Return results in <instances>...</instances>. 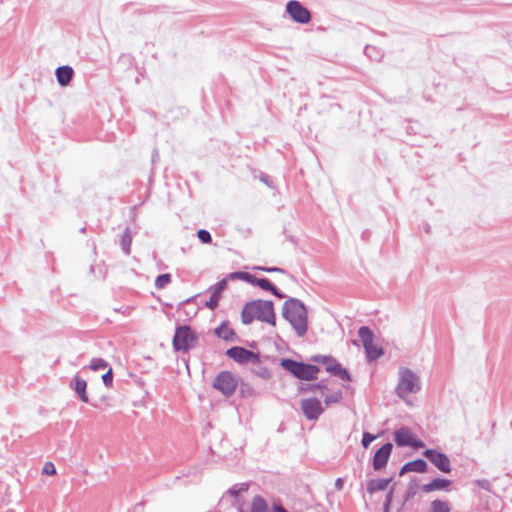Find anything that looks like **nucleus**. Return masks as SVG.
Segmentation results:
<instances>
[{
	"mask_svg": "<svg viewBox=\"0 0 512 512\" xmlns=\"http://www.w3.org/2000/svg\"><path fill=\"white\" fill-rule=\"evenodd\" d=\"M241 320L245 325L251 324L254 320H259L275 326L276 316L273 302L258 299L246 303L241 312Z\"/></svg>",
	"mask_w": 512,
	"mask_h": 512,
	"instance_id": "f257e3e1",
	"label": "nucleus"
},
{
	"mask_svg": "<svg viewBox=\"0 0 512 512\" xmlns=\"http://www.w3.org/2000/svg\"><path fill=\"white\" fill-rule=\"evenodd\" d=\"M283 317L291 324L296 334L303 337L307 332V309L302 301L289 298L283 304Z\"/></svg>",
	"mask_w": 512,
	"mask_h": 512,
	"instance_id": "f03ea898",
	"label": "nucleus"
},
{
	"mask_svg": "<svg viewBox=\"0 0 512 512\" xmlns=\"http://www.w3.org/2000/svg\"><path fill=\"white\" fill-rule=\"evenodd\" d=\"M421 389L419 376L408 368H401L399 371V382L396 387V393L401 399H405L408 394H415Z\"/></svg>",
	"mask_w": 512,
	"mask_h": 512,
	"instance_id": "7ed1b4c3",
	"label": "nucleus"
},
{
	"mask_svg": "<svg viewBox=\"0 0 512 512\" xmlns=\"http://www.w3.org/2000/svg\"><path fill=\"white\" fill-rule=\"evenodd\" d=\"M358 336L362 342L368 361H375L383 354V348L375 343V335L367 326H361L358 329Z\"/></svg>",
	"mask_w": 512,
	"mask_h": 512,
	"instance_id": "20e7f679",
	"label": "nucleus"
},
{
	"mask_svg": "<svg viewBox=\"0 0 512 512\" xmlns=\"http://www.w3.org/2000/svg\"><path fill=\"white\" fill-rule=\"evenodd\" d=\"M196 341L197 337L189 326H180L175 331L173 347L176 351L186 352L194 347Z\"/></svg>",
	"mask_w": 512,
	"mask_h": 512,
	"instance_id": "39448f33",
	"label": "nucleus"
},
{
	"mask_svg": "<svg viewBox=\"0 0 512 512\" xmlns=\"http://www.w3.org/2000/svg\"><path fill=\"white\" fill-rule=\"evenodd\" d=\"M238 381L236 376L230 371H221L216 375L213 381V388L229 397L234 394Z\"/></svg>",
	"mask_w": 512,
	"mask_h": 512,
	"instance_id": "423d86ee",
	"label": "nucleus"
},
{
	"mask_svg": "<svg viewBox=\"0 0 512 512\" xmlns=\"http://www.w3.org/2000/svg\"><path fill=\"white\" fill-rule=\"evenodd\" d=\"M226 355L239 364L252 363L258 365L260 363V356L257 353L240 346L228 349Z\"/></svg>",
	"mask_w": 512,
	"mask_h": 512,
	"instance_id": "0eeeda50",
	"label": "nucleus"
},
{
	"mask_svg": "<svg viewBox=\"0 0 512 512\" xmlns=\"http://www.w3.org/2000/svg\"><path fill=\"white\" fill-rule=\"evenodd\" d=\"M286 12L291 19L299 24H307L311 20V13L299 1L290 0L286 4Z\"/></svg>",
	"mask_w": 512,
	"mask_h": 512,
	"instance_id": "6e6552de",
	"label": "nucleus"
},
{
	"mask_svg": "<svg viewBox=\"0 0 512 512\" xmlns=\"http://www.w3.org/2000/svg\"><path fill=\"white\" fill-rule=\"evenodd\" d=\"M314 361L322 362L325 368L332 375L339 377L342 380H350V374L347 369L342 368L340 363L330 356H316Z\"/></svg>",
	"mask_w": 512,
	"mask_h": 512,
	"instance_id": "1a4fd4ad",
	"label": "nucleus"
},
{
	"mask_svg": "<svg viewBox=\"0 0 512 512\" xmlns=\"http://www.w3.org/2000/svg\"><path fill=\"white\" fill-rule=\"evenodd\" d=\"M423 455L441 472L449 473L451 471V462L446 454L434 449H427Z\"/></svg>",
	"mask_w": 512,
	"mask_h": 512,
	"instance_id": "9d476101",
	"label": "nucleus"
},
{
	"mask_svg": "<svg viewBox=\"0 0 512 512\" xmlns=\"http://www.w3.org/2000/svg\"><path fill=\"white\" fill-rule=\"evenodd\" d=\"M301 410L308 420H317L324 412L321 402L315 397L303 399Z\"/></svg>",
	"mask_w": 512,
	"mask_h": 512,
	"instance_id": "9b49d317",
	"label": "nucleus"
},
{
	"mask_svg": "<svg viewBox=\"0 0 512 512\" xmlns=\"http://www.w3.org/2000/svg\"><path fill=\"white\" fill-rule=\"evenodd\" d=\"M394 441L399 447L411 446L417 448L424 446L422 441L414 439L413 433L407 427H402L394 432Z\"/></svg>",
	"mask_w": 512,
	"mask_h": 512,
	"instance_id": "f8f14e48",
	"label": "nucleus"
},
{
	"mask_svg": "<svg viewBox=\"0 0 512 512\" xmlns=\"http://www.w3.org/2000/svg\"><path fill=\"white\" fill-rule=\"evenodd\" d=\"M393 449L392 443L388 442L382 445L374 454L372 465L373 469L379 471L383 469L390 458Z\"/></svg>",
	"mask_w": 512,
	"mask_h": 512,
	"instance_id": "ddd939ff",
	"label": "nucleus"
},
{
	"mask_svg": "<svg viewBox=\"0 0 512 512\" xmlns=\"http://www.w3.org/2000/svg\"><path fill=\"white\" fill-rule=\"evenodd\" d=\"M227 279H222L217 282L214 286L211 287L212 294L208 301H206L205 306L211 310H214L219 303L221 293L226 289Z\"/></svg>",
	"mask_w": 512,
	"mask_h": 512,
	"instance_id": "4468645a",
	"label": "nucleus"
},
{
	"mask_svg": "<svg viewBox=\"0 0 512 512\" xmlns=\"http://www.w3.org/2000/svg\"><path fill=\"white\" fill-rule=\"evenodd\" d=\"M69 386L75 391L81 401L88 403L87 382L78 375H75L70 381Z\"/></svg>",
	"mask_w": 512,
	"mask_h": 512,
	"instance_id": "2eb2a0df",
	"label": "nucleus"
},
{
	"mask_svg": "<svg viewBox=\"0 0 512 512\" xmlns=\"http://www.w3.org/2000/svg\"><path fill=\"white\" fill-rule=\"evenodd\" d=\"M318 372L317 366L300 362L295 377L301 380H313L317 378Z\"/></svg>",
	"mask_w": 512,
	"mask_h": 512,
	"instance_id": "dca6fc26",
	"label": "nucleus"
},
{
	"mask_svg": "<svg viewBox=\"0 0 512 512\" xmlns=\"http://www.w3.org/2000/svg\"><path fill=\"white\" fill-rule=\"evenodd\" d=\"M55 74H56L58 83L61 86H66L72 80L74 71H73L72 67L65 65V66L58 67L56 69Z\"/></svg>",
	"mask_w": 512,
	"mask_h": 512,
	"instance_id": "f3484780",
	"label": "nucleus"
},
{
	"mask_svg": "<svg viewBox=\"0 0 512 512\" xmlns=\"http://www.w3.org/2000/svg\"><path fill=\"white\" fill-rule=\"evenodd\" d=\"M451 485V481L443 478H435L431 482L425 484L422 489L424 492L429 493L437 490H445Z\"/></svg>",
	"mask_w": 512,
	"mask_h": 512,
	"instance_id": "a211bd4d",
	"label": "nucleus"
},
{
	"mask_svg": "<svg viewBox=\"0 0 512 512\" xmlns=\"http://www.w3.org/2000/svg\"><path fill=\"white\" fill-rule=\"evenodd\" d=\"M391 482V478L387 479H371L367 483V492L369 494H373L377 491H383L387 488L388 484Z\"/></svg>",
	"mask_w": 512,
	"mask_h": 512,
	"instance_id": "6ab92c4d",
	"label": "nucleus"
},
{
	"mask_svg": "<svg viewBox=\"0 0 512 512\" xmlns=\"http://www.w3.org/2000/svg\"><path fill=\"white\" fill-rule=\"evenodd\" d=\"M215 334L225 341H232L235 338V332L225 322L215 329Z\"/></svg>",
	"mask_w": 512,
	"mask_h": 512,
	"instance_id": "aec40b11",
	"label": "nucleus"
},
{
	"mask_svg": "<svg viewBox=\"0 0 512 512\" xmlns=\"http://www.w3.org/2000/svg\"><path fill=\"white\" fill-rule=\"evenodd\" d=\"M251 512H268L267 503L261 496L257 495L253 498Z\"/></svg>",
	"mask_w": 512,
	"mask_h": 512,
	"instance_id": "412c9836",
	"label": "nucleus"
},
{
	"mask_svg": "<svg viewBox=\"0 0 512 512\" xmlns=\"http://www.w3.org/2000/svg\"><path fill=\"white\" fill-rule=\"evenodd\" d=\"M132 242V236L129 228H126L121 237V247L123 252L128 255L130 254V247Z\"/></svg>",
	"mask_w": 512,
	"mask_h": 512,
	"instance_id": "4be33fe9",
	"label": "nucleus"
},
{
	"mask_svg": "<svg viewBox=\"0 0 512 512\" xmlns=\"http://www.w3.org/2000/svg\"><path fill=\"white\" fill-rule=\"evenodd\" d=\"M411 472L424 473L427 471L428 465L423 459H416L408 462Z\"/></svg>",
	"mask_w": 512,
	"mask_h": 512,
	"instance_id": "5701e85b",
	"label": "nucleus"
},
{
	"mask_svg": "<svg viewBox=\"0 0 512 512\" xmlns=\"http://www.w3.org/2000/svg\"><path fill=\"white\" fill-rule=\"evenodd\" d=\"M299 364H300V362H297V361H295L293 359H288V358L282 359L281 362H280V365L285 370L290 372L293 376L296 375L298 367H299Z\"/></svg>",
	"mask_w": 512,
	"mask_h": 512,
	"instance_id": "b1692460",
	"label": "nucleus"
},
{
	"mask_svg": "<svg viewBox=\"0 0 512 512\" xmlns=\"http://www.w3.org/2000/svg\"><path fill=\"white\" fill-rule=\"evenodd\" d=\"M451 508L448 502L434 500L431 502V512H450Z\"/></svg>",
	"mask_w": 512,
	"mask_h": 512,
	"instance_id": "393cba45",
	"label": "nucleus"
},
{
	"mask_svg": "<svg viewBox=\"0 0 512 512\" xmlns=\"http://www.w3.org/2000/svg\"><path fill=\"white\" fill-rule=\"evenodd\" d=\"M252 285H256L263 290L271 291L274 290V285L266 278H257L254 276V279L251 282Z\"/></svg>",
	"mask_w": 512,
	"mask_h": 512,
	"instance_id": "a878e982",
	"label": "nucleus"
},
{
	"mask_svg": "<svg viewBox=\"0 0 512 512\" xmlns=\"http://www.w3.org/2000/svg\"><path fill=\"white\" fill-rule=\"evenodd\" d=\"M171 282V275L168 273L158 275L155 279V287L157 289L165 288Z\"/></svg>",
	"mask_w": 512,
	"mask_h": 512,
	"instance_id": "bb28decb",
	"label": "nucleus"
},
{
	"mask_svg": "<svg viewBox=\"0 0 512 512\" xmlns=\"http://www.w3.org/2000/svg\"><path fill=\"white\" fill-rule=\"evenodd\" d=\"M228 278L231 280L240 279L251 284L254 275L247 272H233L228 275Z\"/></svg>",
	"mask_w": 512,
	"mask_h": 512,
	"instance_id": "cd10ccee",
	"label": "nucleus"
},
{
	"mask_svg": "<svg viewBox=\"0 0 512 512\" xmlns=\"http://www.w3.org/2000/svg\"><path fill=\"white\" fill-rule=\"evenodd\" d=\"M108 367V362L102 358H93L90 361L89 368L93 371H98Z\"/></svg>",
	"mask_w": 512,
	"mask_h": 512,
	"instance_id": "c85d7f7f",
	"label": "nucleus"
},
{
	"mask_svg": "<svg viewBox=\"0 0 512 512\" xmlns=\"http://www.w3.org/2000/svg\"><path fill=\"white\" fill-rule=\"evenodd\" d=\"M364 53L371 59L380 60L381 54L376 47L367 45L364 49Z\"/></svg>",
	"mask_w": 512,
	"mask_h": 512,
	"instance_id": "c756f323",
	"label": "nucleus"
},
{
	"mask_svg": "<svg viewBox=\"0 0 512 512\" xmlns=\"http://www.w3.org/2000/svg\"><path fill=\"white\" fill-rule=\"evenodd\" d=\"M418 491V486L416 483H410L408 485V488L406 490V493L404 495V502L403 504H405L407 501H409L411 498H413L416 493Z\"/></svg>",
	"mask_w": 512,
	"mask_h": 512,
	"instance_id": "7c9ffc66",
	"label": "nucleus"
},
{
	"mask_svg": "<svg viewBox=\"0 0 512 512\" xmlns=\"http://www.w3.org/2000/svg\"><path fill=\"white\" fill-rule=\"evenodd\" d=\"M342 399V392L336 391L332 394H329L325 397V404L330 405L332 403H337Z\"/></svg>",
	"mask_w": 512,
	"mask_h": 512,
	"instance_id": "2f4dec72",
	"label": "nucleus"
},
{
	"mask_svg": "<svg viewBox=\"0 0 512 512\" xmlns=\"http://www.w3.org/2000/svg\"><path fill=\"white\" fill-rule=\"evenodd\" d=\"M251 371H252V373H254L255 375H257L258 377H260L262 379H268L271 376L269 369L266 367L254 368Z\"/></svg>",
	"mask_w": 512,
	"mask_h": 512,
	"instance_id": "473e14b6",
	"label": "nucleus"
},
{
	"mask_svg": "<svg viewBox=\"0 0 512 512\" xmlns=\"http://www.w3.org/2000/svg\"><path fill=\"white\" fill-rule=\"evenodd\" d=\"M197 236H198V239L202 242V243H211L212 241V237H211V234L209 231L205 230V229H200L198 232H197Z\"/></svg>",
	"mask_w": 512,
	"mask_h": 512,
	"instance_id": "72a5a7b5",
	"label": "nucleus"
},
{
	"mask_svg": "<svg viewBox=\"0 0 512 512\" xmlns=\"http://www.w3.org/2000/svg\"><path fill=\"white\" fill-rule=\"evenodd\" d=\"M375 438V435L369 432H364L361 440L362 446L364 448H367L370 445V443L375 440Z\"/></svg>",
	"mask_w": 512,
	"mask_h": 512,
	"instance_id": "f704fd0d",
	"label": "nucleus"
},
{
	"mask_svg": "<svg viewBox=\"0 0 512 512\" xmlns=\"http://www.w3.org/2000/svg\"><path fill=\"white\" fill-rule=\"evenodd\" d=\"M103 383L106 387H111L113 383V372L109 368L108 371L102 376Z\"/></svg>",
	"mask_w": 512,
	"mask_h": 512,
	"instance_id": "c9c22d12",
	"label": "nucleus"
},
{
	"mask_svg": "<svg viewBox=\"0 0 512 512\" xmlns=\"http://www.w3.org/2000/svg\"><path fill=\"white\" fill-rule=\"evenodd\" d=\"M43 474L47 475H55L56 474V468L52 462H46L42 469Z\"/></svg>",
	"mask_w": 512,
	"mask_h": 512,
	"instance_id": "e433bc0d",
	"label": "nucleus"
},
{
	"mask_svg": "<svg viewBox=\"0 0 512 512\" xmlns=\"http://www.w3.org/2000/svg\"><path fill=\"white\" fill-rule=\"evenodd\" d=\"M254 269L261 270V271L268 272V273H271V272L286 273L284 269L279 268V267H262V266H258V267H255Z\"/></svg>",
	"mask_w": 512,
	"mask_h": 512,
	"instance_id": "4c0bfd02",
	"label": "nucleus"
},
{
	"mask_svg": "<svg viewBox=\"0 0 512 512\" xmlns=\"http://www.w3.org/2000/svg\"><path fill=\"white\" fill-rule=\"evenodd\" d=\"M393 494H394V487H391V489L389 490V492L386 495L385 503H387V504H391L392 503Z\"/></svg>",
	"mask_w": 512,
	"mask_h": 512,
	"instance_id": "58836bf2",
	"label": "nucleus"
},
{
	"mask_svg": "<svg viewBox=\"0 0 512 512\" xmlns=\"http://www.w3.org/2000/svg\"><path fill=\"white\" fill-rule=\"evenodd\" d=\"M246 490H247V486L243 484L242 487L238 490H236L235 488H231L230 493L234 496H237L241 491H246Z\"/></svg>",
	"mask_w": 512,
	"mask_h": 512,
	"instance_id": "ea45409f",
	"label": "nucleus"
},
{
	"mask_svg": "<svg viewBox=\"0 0 512 512\" xmlns=\"http://www.w3.org/2000/svg\"><path fill=\"white\" fill-rule=\"evenodd\" d=\"M344 485V480L342 478H337L335 481V487L337 490H342Z\"/></svg>",
	"mask_w": 512,
	"mask_h": 512,
	"instance_id": "a19ab883",
	"label": "nucleus"
},
{
	"mask_svg": "<svg viewBox=\"0 0 512 512\" xmlns=\"http://www.w3.org/2000/svg\"><path fill=\"white\" fill-rule=\"evenodd\" d=\"M407 472H411L410 471V466L408 465V463H406V464H404L402 466V468L400 469L399 475L402 476V475H404Z\"/></svg>",
	"mask_w": 512,
	"mask_h": 512,
	"instance_id": "79ce46f5",
	"label": "nucleus"
},
{
	"mask_svg": "<svg viewBox=\"0 0 512 512\" xmlns=\"http://www.w3.org/2000/svg\"><path fill=\"white\" fill-rule=\"evenodd\" d=\"M241 393L243 395H248V396H251L253 395L254 391L252 388L248 387L247 389H245L244 387L241 388Z\"/></svg>",
	"mask_w": 512,
	"mask_h": 512,
	"instance_id": "37998d69",
	"label": "nucleus"
},
{
	"mask_svg": "<svg viewBox=\"0 0 512 512\" xmlns=\"http://www.w3.org/2000/svg\"><path fill=\"white\" fill-rule=\"evenodd\" d=\"M270 292L278 298L284 297V295L275 286H274V290H271Z\"/></svg>",
	"mask_w": 512,
	"mask_h": 512,
	"instance_id": "c03bdc74",
	"label": "nucleus"
},
{
	"mask_svg": "<svg viewBox=\"0 0 512 512\" xmlns=\"http://www.w3.org/2000/svg\"><path fill=\"white\" fill-rule=\"evenodd\" d=\"M274 511L275 512H287L281 505H275Z\"/></svg>",
	"mask_w": 512,
	"mask_h": 512,
	"instance_id": "a18cd8bd",
	"label": "nucleus"
},
{
	"mask_svg": "<svg viewBox=\"0 0 512 512\" xmlns=\"http://www.w3.org/2000/svg\"><path fill=\"white\" fill-rule=\"evenodd\" d=\"M390 505L391 504L384 503L383 512H390Z\"/></svg>",
	"mask_w": 512,
	"mask_h": 512,
	"instance_id": "49530a36",
	"label": "nucleus"
},
{
	"mask_svg": "<svg viewBox=\"0 0 512 512\" xmlns=\"http://www.w3.org/2000/svg\"><path fill=\"white\" fill-rule=\"evenodd\" d=\"M261 181L268 185L269 184L268 183V176L267 175L262 176L261 177Z\"/></svg>",
	"mask_w": 512,
	"mask_h": 512,
	"instance_id": "de8ad7c7",
	"label": "nucleus"
},
{
	"mask_svg": "<svg viewBox=\"0 0 512 512\" xmlns=\"http://www.w3.org/2000/svg\"><path fill=\"white\" fill-rule=\"evenodd\" d=\"M315 387H316V388H324V387H325V385L323 384V382H321V383H319V384L315 385Z\"/></svg>",
	"mask_w": 512,
	"mask_h": 512,
	"instance_id": "09e8293b",
	"label": "nucleus"
},
{
	"mask_svg": "<svg viewBox=\"0 0 512 512\" xmlns=\"http://www.w3.org/2000/svg\"><path fill=\"white\" fill-rule=\"evenodd\" d=\"M511 427H512V422H511Z\"/></svg>",
	"mask_w": 512,
	"mask_h": 512,
	"instance_id": "8fccbe9b",
	"label": "nucleus"
}]
</instances>
